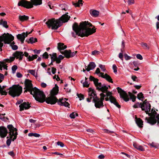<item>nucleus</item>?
Here are the masks:
<instances>
[{"mask_svg":"<svg viewBox=\"0 0 159 159\" xmlns=\"http://www.w3.org/2000/svg\"><path fill=\"white\" fill-rule=\"evenodd\" d=\"M13 57H11V61H13L15 58L16 57L17 59H19V60L22 59L24 56V54L22 52L16 51L13 54Z\"/></svg>","mask_w":159,"mask_h":159,"instance_id":"nucleus-14","label":"nucleus"},{"mask_svg":"<svg viewBox=\"0 0 159 159\" xmlns=\"http://www.w3.org/2000/svg\"><path fill=\"white\" fill-rule=\"evenodd\" d=\"M28 1L26 0H20L18 3V6H21L27 9L33 7V6H37L42 4V0H31Z\"/></svg>","mask_w":159,"mask_h":159,"instance_id":"nucleus-4","label":"nucleus"},{"mask_svg":"<svg viewBox=\"0 0 159 159\" xmlns=\"http://www.w3.org/2000/svg\"><path fill=\"white\" fill-rule=\"evenodd\" d=\"M77 52V51H75V52H71L70 50V58L73 57Z\"/></svg>","mask_w":159,"mask_h":159,"instance_id":"nucleus-53","label":"nucleus"},{"mask_svg":"<svg viewBox=\"0 0 159 159\" xmlns=\"http://www.w3.org/2000/svg\"><path fill=\"white\" fill-rule=\"evenodd\" d=\"M136 57L137 59H139L140 60H142L143 59V58L142 56L140 54H138L136 55Z\"/></svg>","mask_w":159,"mask_h":159,"instance_id":"nucleus-59","label":"nucleus"},{"mask_svg":"<svg viewBox=\"0 0 159 159\" xmlns=\"http://www.w3.org/2000/svg\"><path fill=\"white\" fill-rule=\"evenodd\" d=\"M28 72L34 76H35V70H29Z\"/></svg>","mask_w":159,"mask_h":159,"instance_id":"nucleus-48","label":"nucleus"},{"mask_svg":"<svg viewBox=\"0 0 159 159\" xmlns=\"http://www.w3.org/2000/svg\"><path fill=\"white\" fill-rule=\"evenodd\" d=\"M113 104L118 108H120V105L118 104V102L116 101Z\"/></svg>","mask_w":159,"mask_h":159,"instance_id":"nucleus-61","label":"nucleus"},{"mask_svg":"<svg viewBox=\"0 0 159 159\" xmlns=\"http://www.w3.org/2000/svg\"><path fill=\"white\" fill-rule=\"evenodd\" d=\"M28 135L30 137L34 136L36 137H39L40 136V135L36 133H30Z\"/></svg>","mask_w":159,"mask_h":159,"instance_id":"nucleus-37","label":"nucleus"},{"mask_svg":"<svg viewBox=\"0 0 159 159\" xmlns=\"http://www.w3.org/2000/svg\"><path fill=\"white\" fill-rule=\"evenodd\" d=\"M141 45L142 47L144 48H146L148 49L149 48V47L148 45L146 43H141Z\"/></svg>","mask_w":159,"mask_h":159,"instance_id":"nucleus-44","label":"nucleus"},{"mask_svg":"<svg viewBox=\"0 0 159 159\" xmlns=\"http://www.w3.org/2000/svg\"><path fill=\"white\" fill-rule=\"evenodd\" d=\"M142 104L141 103H139V102H137V103L135 104L133 106V107L134 108H137L139 107H141V106L142 105Z\"/></svg>","mask_w":159,"mask_h":159,"instance_id":"nucleus-43","label":"nucleus"},{"mask_svg":"<svg viewBox=\"0 0 159 159\" xmlns=\"http://www.w3.org/2000/svg\"><path fill=\"white\" fill-rule=\"evenodd\" d=\"M157 113L155 111L152 112L151 116L149 117H146L145 120L147 122L152 125H153L157 123V120L155 119V116Z\"/></svg>","mask_w":159,"mask_h":159,"instance_id":"nucleus-12","label":"nucleus"},{"mask_svg":"<svg viewBox=\"0 0 159 159\" xmlns=\"http://www.w3.org/2000/svg\"><path fill=\"white\" fill-rule=\"evenodd\" d=\"M129 94L131 99L132 100L133 102H134L135 101L136 97L133 94L129 92Z\"/></svg>","mask_w":159,"mask_h":159,"instance_id":"nucleus-36","label":"nucleus"},{"mask_svg":"<svg viewBox=\"0 0 159 159\" xmlns=\"http://www.w3.org/2000/svg\"><path fill=\"white\" fill-rule=\"evenodd\" d=\"M89 80L90 81H93L94 83L96 86L99 83L98 82V80L97 79L95 78L92 76H90Z\"/></svg>","mask_w":159,"mask_h":159,"instance_id":"nucleus-27","label":"nucleus"},{"mask_svg":"<svg viewBox=\"0 0 159 159\" xmlns=\"http://www.w3.org/2000/svg\"><path fill=\"white\" fill-rule=\"evenodd\" d=\"M77 95L78 97L79 98L80 100H83L84 98V96L83 95L80 93L78 94L77 93Z\"/></svg>","mask_w":159,"mask_h":159,"instance_id":"nucleus-42","label":"nucleus"},{"mask_svg":"<svg viewBox=\"0 0 159 159\" xmlns=\"http://www.w3.org/2000/svg\"><path fill=\"white\" fill-rule=\"evenodd\" d=\"M149 145L152 147L157 148L156 145L154 143L152 142L151 143H150Z\"/></svg>","mask_w":159,"mask_h":159,"instance_id":"nucleus-64","label":"nucleus"},{"mask_svg":"<svg viewBox=\"0 0 159 159\" xmlns=\"http://www.w3.org/2000/svg\"><path fill=\"white\" fill-rule=\"evenodd\" d=\"M58 87L56 84L55 86L52 89L50 92L51 95L45 99V101L48 104L51 105L55 104L56 102L61 106H64L66 107L69 108L70 104L68 102H66L64 101L63 98H61L58 99L55 96L58 92Z\"/></svg>","mask_w":159,"mask_h":159,"instance_id":"nucleus-2","label":"nucleus"},{"mask_svg":"<svg viewBox=\"0 0 159 159\" xmlns=\"http://www.w3.org/2000/svg\"><path fill=\"white\" fill-rule=\"evenodd\" d=\"M103 130L104 133L109 134H112V133H114V132L113 131H111L110 130Z\"/></svg>","mask_w":159,"mask_h":159,"instance_id":"nucleus-54","label":"nucleus"},{"mask_svg":"<svg viewBox=\"0 0 159 159\" xmlns=\"http://www.w3.org/2000/svg\"><path fill=\"white\" fill-rule=\"evenodd\" d=\"M96 67V65L94 62H90L88 66H85V69L86 70L88 71H89L91 70H92L94 69Z\"/></svg>","mask_w":159,"mask_h":159,"instance_id":"nucleus-20","label":"nucleus"},{"mask_svg":"<svg viewBox=\"0 0 159 159\" xmlns=\"http://www.w3.org/2000/svg\"><path fill=\"white\" fill-rule=\"evenodd\" d=\"M50 55L51 56V59L52 61H56L57 63V54L56 53H53L52 55L50 54Z\"/></svg>","mask_w":159,"mask_h":159,"instance_id":"nucleus-28","label":"nucleus"},{"mask_svg":"<svg viewBox=\"0 0 159 159\" xmlns=\"http://www.w3.org/2000/svg\"><path fill=\"white\" fill-rule=\"evenodd\" d=\"M19 18L20 20L23 21L28 20L29 17L28 16L24 15L23 16H19Z\"/></svg>","mask_w":159,"mask_h":159,"instance_id":"nucleus-30","label":"nucleus"},{"mask_svg":"<svg viewBox=\"0 0 159 159\" xmlns=\"http://www.w3.org/2000/svg\"><path fill=\"white\" fill-rule=\"evenodd\" d=\"M81 83L83 84V86L84 87H88L89 86V84H88V82L87 81H85V82H83V80L81 81Z\"/></svg>","mask_w":159,"mask_h":159,"instance_id":"nucleus-39","label":"nucleus"},{"mask_svg":"<svg viewBox=\"0 0 159 159\" xmlns=\"http://www.w3.org/2000/svg\"><path fill=\"white\" fill-rule=\"evenodd\" d=\"M32 95L35 99L40 102H43L45 101V95L43 92L35 87L32 90Z\"/></svg>","mask_w":159,"mask_h":159,"instance_id":"nucleus-5","label":"nucleus"},{"mask_svg":"<svg viewBox=\"0 0 159 159\" xmlns=\"http://www.w3.org/2000/svg\"><path fill=\"white\" fill-rule=\"evenodd\" d=\"M128 3L129 5H130L134 3V0H128Z\"/></svg>","mask_w":159,"mask_h":159,"instance_id":"nucleus-62","label":"nucleus"},{"mask_svg":"<svg viewBox=\"0 0 159 159\" xmlns=\"http://www.w3.org/2000/svg\"><path fill=\"white\" fill-rule=\"evenodd\" d=\"M64 58V57L62 55H60L58 57H57V63H59L61 62V60H62Z\"/></svg>","mask_w":159,"mask_h":159,"instance_id":"nucleus-38","label":"nucleus"},{"mask_svg":"<svg viewBox=\"0 0 159 159\" xmlns=\"http://www.w3.org/2000/svg\"><path fill=\"white\" fill-rule=\"evenodd\" d=\"M57 145L60 146L61 147H63L64 146V143L62 142L58 141L57 143Z\"/></svg>","mask_w":159,"mask_h":159,"instance_id":"nucleus-58","label":"nucleus"},{"mask_svg":"<svg viewBox=\"0 0 159 159\" xmlns=\"http://www.w3.org/2000/svg\"><path fill=\"white\" fill-rule=\"evenodd\" d=\"M6 87V86H3L2 87L0 85V93L1 95H7V93L5 90H3Z\"/></svg>","mask_w":159,"mask_h":159,"instance_id":"nucleus-24","label":"nucleus"},{"mask_svg":"<svg viewBox=\"0 0 159 159\" xmlns=\"http://www.w3.org/2000/svg\"><path fill=\"white\" fill-rule=\"evenodd\" d=\"M101 98H100L98 97L96 99L93 100L92 101L94 103V106L97 108H100L104 106L103 102V100L104 99V97H106L105 94L101 93L100 94Z\"/></svg>","mask_w":159,"mask_h":159,"instance_id":"nucleus-8","label":"nucleus"},{"mask_svg":"<svg viewBox=\"0 0 159 159\" xmlns=\"http://www.w3.org/2000/svg\"><path fill=\"white\" fill-rule=\"evenodd\" d=\"M133 146L134 147L136 148L137 149L141 151H144V149L143 147L141 145H139L138 144L136 143H133Z\"/></svg>","mask_w":159,"mask_h":159,"instance_id":"nucleus-23","label":"nucleus"},{"mask_svg":"<svg viewBox=\"0 0 159 159\" xmlns=\"http://www.w3.org/2000/svg\"><path fill=\"white\" fill-rule=\"evenodd\" d=\"M20 109V110L21 111L25 109H29L30 106V104H29V102H24L23 103L21 104L19 106Z\"/></svg>","mask_w":159,"mask_h":159,"instance_id":"nucleus-19","label":"nucleus"},{"mask_svg":"<svg viewBox=\"0 0 159 159\" xmlns=\"http://www.w3.org/2000/svg\"><path fill=\"white\" fill-rule=\"evenodd\" d=\"M68 14L66 13L63 15L58 19L56 20L54 18L49 19L46 22V24L49 28L51 27L52 30H57L63 23L67 22L70 19V16Z\"/></svg>","mask_w":159,"mask_h":159,"instance_id":"nucleus-3","label":"nucleus"},{"mask_svg":"<svg viewBox=\"0 0 159 159\" xmlns=\"http://www.w3.org/2000/svg\"><path fill=\"white\" fill-rule=\"evenodd\" d=\"M0 24L2 25L4 27L6 28H7L8 27L7 25V22L6 21H3L2 20H1Z\"/></svg>","mask_w":159,"mask_h":159,"instance_id":"nucleus-33","label":"nucleus"},{"mask_svg":"<svg viewBox=\"0 0 159 159\" xmlns=\"http://www.w3.org/2000/svg\"><path fill=\"white\" fill-rule=\"evenodd\" d=\"M56 69L54 67L52 68V72L53 74H54L56 73Z\"/></svg>","mask_w":159,"mask_h":159,"instance_id":"nucleus-63","label":"nucleus"},{"mask_svg":"<svg viewBox=\"0 0 159 159\" xmlns=\"http://www.w3.org/2000/svg\"><path fill=\"white\" fill-rule=\"evenodd\" d=\"M7 128L8 129H17L16 128H14L12 125H7Z\"/></svg>","mask_w":159,"mask_h":159,"instance_id":"nucleus-56","label":"nucleus"},{"mask_svg":"<svg viewBox=\"0 0 159 159\" xmlns=\"http://www.w3.org/2000/svg\"><path fill=\"white\" fill-rule=\"evenodd\" d=\"M67 46L66 45H64V44L63 43H59L58 44V49L61 51V50H64L66 48Z\"/></svg>","mask_w":159,"mask_h":159,"instance_id":"nucleus-25","label":"nucleus"},{"mask_svg":"<svg viewBox=\"0 0 159 159\" xmlns=\"http://www.w3.org/2000/svg\"><path fill=\"white\" fill-rule=\"evenodd\" d=\"M118 92L120 94V97L122 98L124 101L127 102L129 100L128 98V95L125 91L123 90L121 88L119 87L116 88Z\"/></svg>","mask_w":159,"mask_h":159,"instance_id":"nucleus-13","label":"nucleus"},{"mask_svg":"<svg viewBox=\"0 0 159 159\" xmlns=\"http://www.w3.org/2000/svg\"><path fill=\"white\" fill-rule=\"evenodd\" d=\"M121 52L119 54V57L123 61V51L122 49H121Z\"/></svg>","mask_w":159,"mask_h":159,"instance_id":"nucleus-45","label":"nucleus"},{"mask_svg":"<svg viewBox=\"0 0 159 159\" xmlns=\"http://www.w3.org/2000/svg\"><path fill=\"white\" fill-rule=\"evenodd\" d=\"M25 87L24 89H25L24 92H27L28 91L30 92V94H32L33 92L32 90L34 89V88L33 87L31 81L29 79H26L25 81Z\"/></svg>","mask_w":159,"mask_h":159,"instance_id":"nucleus-10","label":"nucleus"},{"mask_svg":"<svg viewBox=\"0 0 159 159\" xmlns=\"http://www.w3.org/2000/svg\"><path fill=\"white\" fill-rule=\"evenodd\" d=\"M12 48L14 50H16L18 48V47L16 45H11Z\"/></svg>","mask_w":159,"mask_h":159,"instance_id":"nucleus-60","label":"nucleus"},{"mask_svg":"<svg viewBox=\"0 0 159 159\" xmlns=\"http://www.w3.org/2000/svg\"><path fill=\"white\" fill-rule=\"evenodd\" d=\"M124 56L125 59L126 60H129L131 58V57L128 56L126 54H125Z\"/></svg>","mask_w":159,"mask_h":159,"instance_id":"nucleus-57","label":"nucleus"},{"mask_svg":"<svg viewBox=\"0 0 159 159\" xmlns=\"http://www.w3.org/2000/svg\"><path fill=\"white\" fill-rule=\"evenodd\" d=\"M8 133L7 130H0V136L2 138L5 137Z\"/></svg>","mask_w":159,"mask_h":159,"instance_id":"nucleus-22","label":"nucleus"},{"mask_svg":"<svg viewBox=\"0 0 159 159\" xmlns=\"http://www.w3.org/2000/svg\"><path fill=\"white\" fill-rule=\"evenodd\" d=\"M60 7L62 10L66 11L68 9V6L65 3L61 4Z\"/></svg>","mask_w":159,"mask_h":159,"instance_id":"nucleus-34","label":"nucleus"},{"mask_svg":"<svg viewBox=\"0 0 159 159\" xmlns=\"http://www.w3.org/2000/svg\"><path fill=\"white\" fill-rule=\"evenodd\" d=\"M112 69L113 70L114 72L115 73H116L117 72V67L115 64H114L113 65Z\"/></svg>","mask_w":159,"mask_h":159,"instance_id":"nucleus-49","label":"nucleus"},{"mask_svg":"<svg viewBox=\"0 0 159 159\" xmlns=\"http://www.w3.org/2000/svg\"><path fill=\"white\" fill-rule=\"evenodd\" d=\"M151 105L149 103H147L146 104H142L141 106V108L143 111H145L147 114H149L148 111H150Z\"/></svg>","mask_w":159,"mask_h":159,"instance_id":"nucleus-17","label":"nucleus"},{"mask_svg":"<svg viewBox=\"0 0 159 159\" xmlns=\"http://www.w3.org/2000/svg\"><path fill=\"white\" fill-rule=\"evenodd\" d=\"M96 92L93 89L89 88L88 90V97L87 98V101L90 102L92 98L93 100L97 98Z\"/></svg>","mask_w":159,"mask_h":159,"instance_id":"nucleus-11","label":"nucleus"},{"mask_svg":"<svg viewBox=\"0 0 159 159\" xmlns=\"http://www.w3.org/2000/svg\"><path fill=\"white\" fill-rule=\"evenodd\" d=\"M136 122L138 126L140 128L142 127V125H143V121L142 120H141L139 118H138L136 120Z\"/></svg>","mask_w":159,"mask_h":159,"instance_id":"nucleus-31","label":"nucleus"},{"mask_svg":"<svg viewBox=\"0 0 159 159\" xmlns=\"http://www.w3.org/2000/svg\"><path fill=\"white\" fill-rule=\"evenodd\" d=\"M10 132H8L10 135V139H8L6 141L7 144L8 146L10 145L11 141H14L17 138L18 134L17 130H9Z\"/></svg>","mask_w":159,"mask_h":159,"instance_id":"nucleus-9","label":"nucleus"},{"mask_svg":"<svg viewBox=\"0 0 159 159\" xmlns=\"http://www.w3.org/2000/svg\"><path fill=\"white\" fill-rule=\"evenodd\" d=\"M9 89V94L14 97L16 96H18L21 94L22 92V88L21 86L18 84L13 85Z\"/></svg>","mask_w":159,"mask_h":159,"instance_id":"nucleus-6","label":"nucleus"},{"mask_svg":"<svg viewBox=\"0 0 159 159\" xmlns=\"http://www.w3.org/2000/svg\"><path fill=\"white\" fill-rule=\"evenodd\" d=\"M92 24L88 21H84L81 22L78 26L77 23H75L72 26V29L76 33V34L81 37H87L94 33L96 32L95 27L93 26L91 29L89 27H92Z\"/></svg>","mask_w":159,"mask_h":159,"instance_id":"nucleus-1","label":"nucleus"},{"mask_svg":"<svg viewBox=\"0 0 159 159\" xmlns=\"http://www.w3.org/2000/svg\"><path fill=\"white\" fill-rule=\"evenodd\" d=\"M106 95H106V96L107 97H109V98H110V97L111 96H112V92L110 91H108L106 93Z\"/></svg>","mask_w":159,"mask_h":159,"instance_id":"nucleus-52","label":"nucleus"},{"mask_svg":"<svg viewBox=\"0 0 159 159\" xmlns=\"http://www.w3.org/2000/svg\"><path fill=\"white\" fill-rule=\"evenodd\" d=\"M78 116V115L77 113L73 112L70 114V116L71 118L73 119L75 118L76 116Z\"/></svg>","mask_w":159,"mask_h":159,"instance_id":"nucleus-41","label":"nucleus"},{"mask_svg":"<svg viewBox=\"0 0 159 159\" xmlns=\"http://www.w3.org/2000/svg\"><path fill=\"white\" fill-rule=\"evenodd\" d=\"M27 41L28 43H33L35 42H37V39L36 38H34L33 37H31L30 38L28 41Z\"/></svg>","mask_w":159,"mask_h":159,"instance_id":"nucleus-32","label":"nucleus"},{"mask_svg":"<svg viewBox=\"0 0 159 159\" xmlns=\"http://www.w3.org/2000/svg\"><path fill=\"white\" fill-rule=\"evenodd\" d=\"M97 89L99 91L102 92V93H106L108 89V87L105 84H102L101 83H99L96 86Z\"/></svg>","mask_w":159,"mask_h":159,"instance_id":"nucleus-15","label":"nucleus"},{"mask_svg":"<svg viewBox=\"0 0 159 159\" xmlns=\"http://www.w3.org/2000/svg\"><path fill=\"white\" fill-rule=\"evenodd\" d=\"M70 50H66L64 52L61 51V53L64 54L65 57L67 58H69L70 56Z\"/></svg>","mask_w":159,"mask_h":159,"instance_id":"nucleus-26","label":"nucleus"},{"mask_svg":"<svg viewBox=\"0 0 159 159\" xmlns=\"http://www.w3.org/2000/svg\"><path fill=\"white\" fill-rule=\"evenodd\" d=\"M103 78L105 79L107 81L109 82H111L112 83H113L112 80L111 78V76L109 75H108L107 74H105V77H103Z\"/></svg>","mask_w":159,"mask_h":159,"instance_id":"nucleus-29","label":"nucleus"},{"mask_svg":"<svg viewBox=\"0 0 159 159\" xmlns=\"http://www.w3.org/2000/svg\"><path fill=\"white\" fill-rule=\"evenodd\" d=\"M17 69V66L16 65H14L12 67L11 69L12 70V73H14L15 72L16 70Z\"/></svg>","mask_w":159,"mask_h":159,"instance_id":"nucleus-46","label":"nucleus"},{"mask_svg":"<svg viewBox=\"0 0 159 159\" xmlns=\"http://www.w3.org/2000/svg\"><path fill=\"white\" fill-rule=\"evenodd\" d=\"M89 12L91 15L94 17H98L99 14V12L95 10H91Z\"/></svg>","mask_w":159,"mask_h":159,"instance_id":"nucleus-21","label":"nucleus"},{"mask_svg":"<svg viewBox=\"0 0 159 159\" xmlns=\"http://www.w3.org/2000/svg\"><path fill=\"white\" fill-rule=\"evenodd\" d=\"M38 56L36 55H33L32 56H29L28 57V60L29 61H32L34 59L37 58Z\"/></svg>","mask_w":159,"mask_h":159,"instance_id":"nucleus-35","label":"nucleus"},{"mask_svg":"<svg viewBox=\"0 0 159 159\" xmlns=\"http://www.w3.org/2000/svg\"><path fill=\"white\" fill-rule=\"evenodd\" d=\"M99 66L103 71L104 72L106 71V69L105 68L104 66L100 64L99 65Z\"/></svg>","mask_w":159,"mask_h":159,"instance_id":"nucleus-51","label":"nucleus"},{"mask_svg":"<svg viewBox=\"0 0 159 159\" xmlns=\"http://www.w3.org/2000/svg\"><path fill=\"white\" fill-rule=\"evenodd\" d=\"M14 37L11 34L7 33H4L2 36H0V51L2 50L1 47L3 44L1 42L3 41L5 43H10L14 39Z\"/></svg>","mask_w":159,"mask_h":159,"instance_id":"nucleus-7","label":"nucleus"},{"mask_svg":"<svg viewBox=\"0 0 159 159\" xmlns=\"http://www.w3.org/2000/svg\"><path fill=\"white\" fill-rule=\"evenodd\" d=\"M32 31V30L29 33L27 32L26 33H23L21 34H19L16 36L17 39L20 40L22 43H23L25 38L27 37L29 34L31 33Z\"/></svg>","mask_w":159,"mask_h":159,"instance_id":"nucleus-16","label":"nucleus"},{"mask_svg":"<svg viewBox=\"0 0 159 159\" xmlns=\"http://www.w3.org/2000/svg\"><path fill=\"white\" fill-rule=\"evenodd\" d=\"M110 101L112 103H113L115 102L116 101V98L113 96H111L109 98Z\"/></svg>","mask_w":159,"mask_h":159,"instance_id":"nucleus-40","label":"nucleus"},{"mask_svg":"<svg viewBox=\"0 0 159 159\" xmlns=\"http://www.w3.org/2000/svg\"><path fill=\"white\" fill-rule=\"evenodd\" d=\"M11 57L10 59H5L3 61H0V70H2V67H3L5 69L7 70V66L6 64V62H11L13 61H11Z\"/></svg>","mask_w":159,"mask_h":159,"instance_id":"nucleus-18","label":"nucleus"},{"mask_svg":"<svg viewBox=\"0 0 159 159\" xmlns=\"http://www.w3.org/2000/svg\"><path fill=\"white\" fill-rule=\"evenodd\" d=\"M43 58H45V59H47L48 58V54L47 53V52H45L43 55Z\"/></svg>","mask_w":159,"mask_h":159,"instance_id":"nucleus-55","label":"nucleus"},{"mask_svg":"<svg viewBox=\"0 0 159 159\" xmlns=\"http://www.w3.org/2000/svg\"><path fill=\"white\" fill-rule=\"evenodd\" d=\"M137 98L139 100H140L141 98H143V93L141 92L139 93L137 95Z\"/></svg>","mask_w":159,"mask_h":159,"instance_id":"nucleus-50","label":"nucleus"},{"mask_svg":"<svg viewBox=\"0 0 159 159\" xmlns=\"http://www.w3.org/2000/svg\"><path fill=\"white\" fill-rule=\"evenodd\" d=\"M100 52L97 50H94L92 52V55H96L99 54Z\"/></svg>","mask_w":159,"mask_h":159,"instance_id":"nucleus-47","label":"nucleus"}]
</instances>
